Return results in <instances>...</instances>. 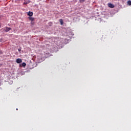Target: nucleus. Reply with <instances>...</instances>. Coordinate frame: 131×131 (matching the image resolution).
Returning <instances> with one entry per match:
<instances>
[{
    "mask_svg": "<svg viewBox=\"0 0 131 131\" xmlns=\"http://www.w3.org/2000/svg\"><path fill=\"white\" fill-rule=\"evenodd\" d=\"M18 52H21V49H20V48L18 49Z\"/></svg>",
    "mask_w": 131,
    "mask_h": 131,
    "instance_id": "obj_16",
    "label": "nucleus"
},
{
    "mask_svg": "<svg viewBox=\"0 0 131 131\" xmlns=\"http://www.w3.org/2000/svg\"><path fill=\"white\" fill-rule=\"evenodd\" d=\"M51 56V53H46L45 54V57L44 58H49Z\"/></svg>",
    "mask_w": 131,
    "mask_h": 131,
    "instance_id": "obj_6",
    "label": "nucleus"
},
{
    "mask_svg": "<svg viewBox=\"0 0 131 131\" xmlns=\"http://www.w3.org/2000/svg\"><path fill=\"white\" fill-rule=\"evenodd\" d=\"M52 24H53V23L50 22V23H49V26H52Z\"/></svg>",
    "mask_w": 131,
    "mask_h": 131,
    "instance_id": "obj_15",
    "label": "nucleus"
},
{
    "mask_svg": "<svg viewBox=\"0 0 131 131\" xmlns=\"http://www.w3.org/2000/svg\"><path fill=\"white\" fill-rule=\"evenodd\" d=\"M16 62L17 63V64H21V63H22V59L20 58H17L16 60Z\"/></svg>",
    "mask_w": 131,
    "mask_h": 131,
    "instance_id": "obj_5",
    "label": "nucleus"
},
{
    "mask_svg": "<svg viewBox=\"0 0 131 131\" xmlns=\"http://www.w3.org/2000/svg\"><path fill=\"white\" fill-rule=\"evenodd\" d=\"M59 22H60L61 25H63V24H64V22L63 21V19H59Z\"/></svg>",
    "mask_w": 131,
    "mask_h": 131,
    "instance_id": "obj_11",
    "label": "nucleus"
},
{
    "mask_svg": "<svg viewBox=\"0 0 131 131\" xmlns=\"http://www.w3.org/2000/svg\"><path fill=\"white\" fill-rule=\"evenodd\" d=\"M107 6L109 8H114V7H115V6H114V5L112 4L111 3H108L107 4Z\"/></svg>",
    "mask_w": 131,
    "mask_h": 131,
    "instance_id": "obj_4",
    "label": "nucleus"
},
{
    "mask_svg": "<svg viewBox=\"0 0 131 131\" xmlns=\"http://www.w3.org/2000/svg\"><path fill=\"white\" fill-rule=\"evenodd\" d=\"M29 19L30 20V21H31V22H32L33 21H34V18L31 16L29 17Z\"/></svg>",
    "mask_w": 131,
    "mask_h": 131,
    "instance_id": "obj_10",
    "label": "nucleus"
},
{
    "mask_svg": "<svg viewBox=\"0 0 131 131\" xmlns=\"http://www.w3.org/2000/svg\"><path fill=\"white\" fill-rule=\"evenodd\" d=\"M30 2H31L30 0H27L24 2V4L28 5V4H30Z\"/></svg>",
    "mask_w": 131,
    "mask_h": 131,
    "instance_id": "obj_9",
    "label": "nucleus"
},
{
    "mask_svg": "<svg viewBox=\"0 0 131 131\" xmlns=\"http://www.w3.org/2000/svg\"><path fill=\"white\" fill-rule=\"evenodd\" d=\"M16 110H18V108H16Z\"/></svg>",
    "mask_w": 131,
    "mask_h": 131,
    "instance_id": "obj_18",
    "label": "nucleus"
},
{
    "mask_svg": "<svg viewBox=\"0 0 131 131\" xmlns=\"http://www.w3.org/2000/svg\"><path fill=\"white\" fill-rule=\"evenodd\" d=\"M0 18H1V16H0Z\"/></svg>",
    "mask_w": 131,
    "mask_h": 131,
    "instance_id": "obj_20",
    "label": "nucleus"
},
{
    "mask_svg": "<svg viewBox=\"0 0 131 131\" xmlns=\"http://www.w3.org/2000/svg\"><path fill=\"white\" fill-rule=\"evenodd\" d=\"M70 41V39H64V43H65V45H67V43H69V41Z\"/></svg>",
    "mask_w": 131,
    "mask_h": 131,
    "instance_id": "obj_7",
    "label": "nucleus"
},
{
    "mask_svg": "<svg viewBox=\"0 0 131 131\" xmlns=\"http://www.w3.org/2000/svg\"><path fill=\"white\" fill-rule=\"evenodd\" d=\"M0 27H1V25H0Z\"/></svg>",
    "mask_w": 131,
    "mask_h": 131,
    "instance_id": "obj_19",
    "label": "nucleus"
},
{
    "mask_svg": "<svg viewBox=\"0 0 131 131\" xmlns=\"http://www.w3.org/2000/svg\"><path fill=\"white\" fill-rule=\"evenodd\" d=\"M127 5H128V6H131V1H127Z\"/></svg>",
    "mask_w": 131,
    "mask_h": 131,
    "instance_id": "obj_13",
    "label": "nucleus"
},
{
    "mask_svg": "<svg viewBox=\"0 0 131 131\" xmlns=\"http://www.w3.org/2000/svg\"><path fill=\"white\" fill-rule=\"evenodd\" d=\"M22 67H24V68H25V66H23Z\"/></svg>",
    "mask_w": 131,
    "mask_h": 131,
    "instance_id": "obj_17",
    "label": "nucleus"
},
{
    "mask_svg": "<svg viewBox=\"0 0 131 131\" xmlns=\"http://www.w3.org/2000/svg\"><path fill=\"white\" fill-rule=\"evenodd\" d=\"M27 15H28V16H29L30 17H31L33 15V12H31V11H29V12L28 13Z\"/></svg>",
    "mask_w": 131,
    "mask_h": 131,
    "instance_id": "obj_8",
    "label": "nucleus"
},
{
    "mask_svg": "<svg viewBox=\"0 0 131 131\" xmlns=\"http://www.w3.org/2000/svg\"><path fill=\"white\" fill-rule=\"evenodd\" d=\"M38 63H41L42 61H45L46 60V58L45 57L41 56V55L40 56L37 57Z\"/></svg>",
    "mask_w": 131,
    "mask_h": 131,
    "instance_id": "obj_1",
    "label": "nucleus"
},
{
    "mask_svg": "<svg viewBox=\"0 0 131 131\" xmlns=\"http://www.w3.org/2000/svg\"><path fill=\"white\" fill-rule=\"evenodd\" d=\"M80 3H84L85 2V0H79Z\"/></svg>",
    "mask_w": 131,
    "mask_h": 131,
    "instance_id": "obj_14",
    "label": "nucleus"
},
{
    "mask_svg": "<svg viewBox=\"0 0 131 131\" xmlns=\"http://www.w3.org/2000/svg\"><path fill=\"white\" fill-rule=\"evenodd\" d=\"M110 17H113L114 15H115V10H111L110 13H108Z\"/></svg>",
    "mask_w": 131,
    "mask_h": 131,
    "instance_id": "obj_2",
    "label": "nucleus"
},
{
    "mask_svg": "<svg viewBox=\"0 0 131 131\" xmlns=\"http://www.w3.org/2000/svg\"><path fill=\"white\" fill-rule=\"evenodd\" d=\"M10 30H12V28L6 27L4 29V32H6V33L9 32Z\"/></svg>",
    "mask_w": 131,
    "mask_h": 131,
    "instance_id": "obj_3",
    "label": "nucleus"
},
{
    "mask_svg": "<svg viewBox=\"0 0 131 131\" xmlns=\"http://www.w3.org/2000/svg\"><path fill=\"white\" fill-rule=\"evenodd\" d=\"M19 66H26V63L23 62L21 64H19Z\"/></svg>",
    "mask_w": 131,
    "mask_h": 131,
    "instance_id": "obj_12",
    "label": "nucleus"
}]
</instances>
